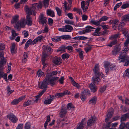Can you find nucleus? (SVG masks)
<instances>
[{"label": "nucleus", "instance_id": "obj_1", "mask_svg": "<svg viewBox=\"0 0 129 129\" xmlns=\"http://www.w3.org/2000/svg\"><path fill=\"white\" fill-rule=\"evenodd\" d=\"M25 19L24 18L18 21L17 23V29L20 30L21 28L24 27L26 24L29 26L31 25L32 23L31 18L29 16L27 15L26 17L25 23Z\"/></svg>", "mask_w": 129, "mask_h": 129}, {"label": "nucleus", "instance_id": "obj_2", "mask_svg": "<svg viewBox=\"0 0 129 129\" xmlns=\"http://www.w3.org/2000/svg\"><path fill=\"white\" fill-rule=\"evenodd\" d=\"M46 78L47 79V80L49 84L52 86L55 84L56 81L58 79V77H52L49 76V73L47 74Z\"/></svg>", "mask_w": 129, "mask_h": 129}, {"label": "nucleus", "instance_id": "obj_3", "mask_svg": "<svg viewBox=\"0 0 129 129\" xmlns=\"http://www.w3.org/2000/svg\"><path fill=\"white\" fill-rule=\"evenodd\" d=\"M104 66L105 69V72L106 73L109 72V70H114L116 66L113 64H111L110 63L108 62H105L104 63Z\"/></svg>", "mask_w": 129, "mask_h": 129}, {"label": "nucleus", "instance_id": "obj_4", "mask_svg": "<svg viewBox=\"0 0 129 129\" xmlns=\"http://www.w3.org/2000/svg\"><path fill=\"white\" fill-rule=\"evenodd\" d=\"M99 68L98 64H96L94 67L93 69V71L94 72L95 75L97 76L99 75L98 76L103 78L104 75L102 73L99 72Z\"/></svg>", "mask_w": 129, "mask_h": 129}, {"label": "nucleus", "instance_id": "obj_5", "mask_svg": "<svg viewBox=\"0 0 129 129\" xmlns=\"http://www.w3.org/2000/svg\"><path fill=\"white\" fill-rule=\"evenodd\" d=\"M95 29V28L91 26H87L86 27L85 29L79 31V33L80 35L85 34L91 31L92 29Z\"/></svg>", "mask_w": 129, "mask_h": 129}, {"label": "nucleus", "instance_id": "obj_6", "mask_svg": "<svg viewBox=\"0 0 129 129\" xmlns=\"http://www.w3.org/2000/svg\"><path fill=\"white\" fill-rule=\"evenodd\" d=\"M4 54L3 52H0V68H1L3 65L6 64V59L4 58Z\"/></svg>", "mask_w": 129, "mask_h": 129}, {"label": "nucleus", "instance_id": "obj_7", "mask_svg": "<svg viewBox=\"0 0 129 129\" xmlns=\"http://www.w3.org/2000/svg\"><path fill=\"white\" fill-rule=\"evenodd\" d=\"M120 47L118 45H116L114 46L113 49L112 51V54L115 56L118 54L121 50Z\"/></svg>", "mask_w": 129, "mask_h": 129}, {"label": "nucleus", "instance_id": "obj_8", "mask_svg": "<svg viewBox=\"0 0 129 129\" xmlns=\"http://www.w3.org/2000/svg\"><path fill=\"white\" fill-rule=\"evenodd\" d=\"M46 17H44L43 14H41L39 16V22L42 24L45 23L47 21Z\"/></svg>", "mask_w": 129, "mask_h": 129}, {"label": "nucleus", "instance_id": "obj_9", "mask_svg": "<svg viewBox=\"0 0 129 129\" xmlns=\"http://www.w3.org/2000/svg\"><path fill=\"white\" fill-rule=\"evenodd\" d=\"M67 113V109L66 107L62 106L60 110L59 113L60 117L63 118L64 117Z\"/></svg>", "mask_w": 129, "mask_h": 129}, {"label": "nucleus", "instance_id": "obj_10", "mask_svg": "<svg viewBox=\"0 0 129 129\" xmlns=\"http://www.w3.org/2000/svg\"><path fill=\"white\" fill-rule=\"evenodd\" d=\"M129 44V38H127L126 41L124 43V49L122 51V52L126 53L128 50H129V46H128Z\"/></svg>", "mask_w": 129, "mask_h": 129}, {"label": "nucleus", "instance_id": "obj_11", "mask_svg": "<svg viewBox=\"0 0 129 129\" xmlns=\"http://www.w3.org/2000/svg\"><path fill=\"white\" fill-rule=\"evenodd\" d=\"M46 55H43L42 58V62L43 66V68H45L48 65V62L46 60Z\"/></svg>", "mask_w": 129, "mask_h": 129}, {"label": "nucleus", "instance_id": "obj_12", "mask_svg": "<svg viewBox=\"0 0 129 129\" xmlns=\"http://www.w3.org/2000/svg\"><path fill=\"white\" fill-rule=\"evenodd\" d=\"M7 117L12 122L14 123H16V117L13 114H8L7 115Z\"/></svg>", "mask_w": 129, "mask_h": 129}, {"label": "nucleus", "instance_id": "obj_13", "mask_svg": "<svg viewBox=\"0 0 129 129\" xmlns=\"http://www.w3.org/2000/svg\"><path fill=\"white\" fill-rule=\"evenodd\" d=\"M99 75L96 76H94L92 77V83L93 84H98L100 82V78H101V77L98 76Z\"/></svg>", "mask_w": 129, "mask_h": 129}, {"label": "nucleus", "instance_id": "obj_14", "mask_svg": "<svg viewBox=\"0 0 129 129\" xmlns=\"http://www.w3.org/2000/svg\"><path fill=\"white\" fill-rule=\"evenodd\" d=\"M42 48L44 50L49 53H51L53 51V49L48 45H43Z\"/></svg>", "mask_w": 129, "mask_h": 129}, {"label": "nucleus", "instance_id": "obj_15", "mask_svg": "<svg viewBox=\"0 0 129 129\" xmlns=\"http://www.w3.org/2000/svg\"><path fill=\"white\" fill-rule=\"evenodd\" d=\"M50 98L48 99L45 100L44 101V103L46 105L50 104L55 99V96L54 95L49 96Z\"/></svg>", "mask_w": 129, "mask_h": 129}, {"label": "nucleus", "instance_id": "obj_16", "mask_svg": "<svg viewBox=\"0 0 129 129\" xmlns=\"http://www.w3.org/2000/svg\"><path fill=\"white\" fill-rule=\"evenodd\" d=\"M89 87L91 91L94 93L95 92L97 89V86L92 83H91L89 85Z\"/></svg>", "mask_w": 129, "mask_h": 129}, {"label": "nucleus", "instance_id": "obj_17", "mask_svg": "<svg viewBox=\"0 0 129 129\" xmlns=\"http://www.w3.org/2000/svg\"><path fill=\"white\" fill-rule=\"evenodd\" d=\"M28 56V54L27 52H24L22 59V62L23 63H25L26 62Z\"/></svg>", "mask_w": 129, "mask_h": 129}, {"label": "nucleus", "instance_id": "obj_18", "mask_svg": "<svg viewBox=\"0 0 129 129\" xmlns=\"http://www.w3.org/2000/svg\"><path fill=\"white\" fill-rule=\"evenodd\" d=\"M53 62L56 65H59L62 63V60L60 58H55L53 60Z\"/></svg>", "mask_w": 129, "mask_h": 129}, {"label": "nucleus", "instance_id": "obj_19", "mask_svg": "<svg viewBox=\"0 0 129 129\" xmlns=\"http://www.w3.org/2000/svg\"><path fill=\"white\" fill-rule=\"evenodd\" d=\"M43 36L42 35L38 36L33 41L34 44H37L38 42H41L43 40Z\"/></svg>", "mask_w": 129, "mask_h": 129}, {"label": "nucleus", "instance_id": "obj_20", "mask_svg": "<svg viewBox=\"0 0 129 129\" xmlns=\"http://www.w3.org/2000/svg\"><path fill=\"white\" fill-rule=\"evenodd\" d=\"M48 82L47 80V79L45 78V79L44 80L43 82L40 87L41 88H46L47 87V85H49Z\"/></svg>", "mask_w": 129, "mask_h": 129}, {"label": "nucleus", "instance_id": "obj_21", "mask_svg": "<svg viewBox=\"0 0 129 129\" xmlns=\"http://www.w3.org/2000/svg\"><path fill=\"white\" fill-rule=\"evenodd\" d=\"M30 45H34L33 41H32L31 39L28 40L25 43V45L24 49L25 50Z\"/></svg>", "mask_w": 129, "mask_h": 129}, {"label": "nucleus", "instance_id": "obj_22", "mask_svg": "<svg viewBox=\"0 0 129 129\" xmlns=\"http://www.w3.org/2000/svg\"><path fill=\"white\" fill-rule=\"evenodd\" d=\"M127 57L125 56L120 54L118 60L120 62H124L127 60Z\"/></svg>", "mask_w": 129, "mask_h": 129}, {"label": "nucleus", "instance_id": "obj_23", "mask_svg": "<svg viewBox=\"0 0 129 129\" xmlns=\"http://www.w3.org/2000/svg\"><path fill=\"white\" fill-rule=\"evenodd\" d=\"M101 28L98 27L95 29V32L92 34V35L94 36H99L101 35V33L100 32Z\"/></svg>", "mask_w": 129, "mask_h": 129}, {"label": "nucleus", "instance_id": "obj_24", "mask_svg": "<svg viewBox=\"0 0 129 129\" xmlns=\"http://www.w3.org/2000/svg\"><path fill=\"white\" fill-rule=\"evenodd\" d=\"M34 100H29L25 102L23 104V106L24 107H26L30 105L33 104L34 102Z\"/></svg>", "mask_w": 129, "mask_h": 129}, {"label": "nucleus", "instance_id": "obj_25", "mask_svg": "<svg viewBox=\"0 0 129 129\" xmlns=\"http://www.w3.org/2000/svg\"><path fill=\"white\" fill-rule=\"evenodd\" d=\"M119 22L118 20L116 19L113 20H111L109 22V24H112L114 26L118 24Z\"/></svg>", "mask_w": 129, "mask_h": 129}, {"label": "nucleus", "instance_id": "obj_26", "mask_svg": "<svg viewBox=\"0 0 129 129\" xmlns=\"http://www.w3.org/2000/svg\"><path fill=\"white\" fill-rule=\"evenodd\" d=\"M47 14L48 15L52 17H54L55 16L54 13V11L50 9L47 10Z\"/></svg>", "mask_w": 129, "mask_h": 129}, {"label": "nucleus", "instance_id": "obj_27", "mask_svg": "<svg viewBox=\"0 0 129 129\" xmlns=\"http://www.w3.org/2000/svg\"><path fill=\"white\" fill-rule=\"evenodd\" d=\"M65 32H70L73 30V27L68 25H66L64 26Z\"/></svg>", "mask_w": 129, "mask_h": 129}, {"label": "nucleus", "instance_id": "obj_28", "mask_svg": "<svg viewBox=\"0 0 129 129\" xmlns=\"http://www.w3.org/2000/svg\"><path fill=\"white\" fill-rule=\"evenodd\" d=\"M95 121L94 119L92 117H91V119L89 120L87 122V124L88 126H91L93 124Z\"/></svg>", "mask_w": 129, "mask_h": 129}, {"label": "nucleus", "instance_id": "obj_29", "mask_svg": "<svg viewBox=\"0 0 129 129\" xmlns=\"http://www.w3.org/2000/svg\"><path fill=\"white\" fill-rule=\"evenodd\" d=\"M113 113L112 112H109L106 117L105 121L107 122L109 120L112 115Z\"/></svg>", "mask_w": 129, "mask_h": 129}, {"label": "nucleus", "instance_id": "obj_30", "mask_svg": "<svg viewBox=\"0 0 129 129\" xmlns=\"http://www.w3.org/2000/svg\"><path fill=\"white\" fill-rule=\"evenodd\" d=\"M32 8H28V6H26L25 7V10L26 13L28 15H31L32 14Z\"/></svg>", "mask_w": 129, "mask_h": 129}, {"label": "nucleus", "instance_id": "obj_31", "mask_svg": "<svg viewBox=\"0 0 129 129\" xmlns=\"http://www.w3.org/2000/svg\"><path fill=\"white\" fill-rule=\"evenodd\" d=\"M97 97L96 96H94L92 97L89 101V103L90 104H95L96 102Z\"/></svg>", "mask_w": 129, "mask_h": 129}, {"label": "nucleus", "instance_id": "obj_32", "mask_svg": "<svg viewBox=\"0 0 129 129\" xmlns=\"http://www.w3.org/2000/svg\"><path fill=\"white\" fill-rule=\"evenodd\" d=\"M68 109L71 110L72 111L74 110L75 109V107L72 103H68L67 106Z\"/></svg>", "mask_w": 129, "mask_h": 129}, {"label": "nucleus", "instance_id": "obj_33", "mask_svg": "<svg viewBox=\"0 0 129 129\" xmlns=\"http://www.w3.org/2000/svg\"><path fill=\"white\" fill-rule=\"evenodd\" d=\"M92 46V45H86L84 49L86 53H87L88 52L91 50Z\"/></svg>", "mask_w": 129, "mask_h": 129}, {"label": "nucleus", "instance_id": "obj_34", "mask_svg": "<svg viewBox=\"0 0 129 129\" xmlns=\"http://www.w3.org/2000/svg\"><path fill=\"white\" fill-rule=\"evenodd\" d=\"M85 122V118L83 119L81 121L80 124L78 126L77 129H83L84 122Z\"/></svg>", "mask_w": 129, "mask_h": 129}, {"label": "nucleus", "instance_id": "obj_35", "mask_svg": "<svg viewBox=\"0 0 129 129\" xmlns=\"http://www.w3.org/2000/svg\"><path fill=\"white\" fill-rule=\"evenodd\" d=\"M73 11L74 12H77V13H78L79 15L82 14V11L81 9L78 8H74Z\"/></svg>", "mask_w": 129, "mask_h": 129}, {"label": "nucleus", "instance_id": "obj_36", "mask_svg": "<svg viewBox=\"0 0 129 129\" xmlns=\"http://www.w3.org/2000/svg\"><path fill=\"white\" fill-rule=\"evenodd\" d=\"M129 116V115L128 114H126L122 116L121 118V121H125L126 118Z\"/></svg>", "mask_w": 129, "mask_h": 129}, {"label": "nucleus", "instance_id": "obj_37", "mask_svg": "<svg viewBox=\"0 0 129 129\" xmlns=\"http://www.w3.org/2000/svg\"><path fill=\"white\" fill-rule=\"evenodd\" d=\"M122 20L124 21H129V15H126L123 16L122 17Z\"/></svg>", "mask_w": 129, "mask_h": 129}, {"label": "nucleus", "instance_id": "obj_38", "mask_svg": "<svg viewBox=\"0 0 129 129\" xmlns=\"http://www.w3.org/2000/svg\"><path fill=\"white\" fill-rule=\"evenodd\" d=\"M117 43V41L116 40L111 42L108 44L107 45V46L111 47L113 45L116 44Z\"/></svg>", "mask_w": 129, "mask_h": 129}, {"label": "nucleus", "instance_id": "obj_39", "mask_svg": "<svg viewBox=\"0 0 129 129\" xmlns=\"http://www.w3.org/2000/svg\"><path fill=\"white\" fill-rule=\"evenodd\" d=\"M12 37H10V38L11 40H13L14 39L15 37L16 36V33L15 31L14 30H12Z\"/></svg>", "mask_w": 129, "mask_h": 129}, {"label": "nucleus", "instance_id": "obj_40", "mask_svg": "<svg viewBox=\"0 0 129 129\" xmlns=\"http://www.w3.org/2000/svg\"><path fill=\"white\" fill-rule=\"evenodd\" d=\"M90 22L91 23L96 26L99 25L101 23L99 20L98 21L96 20H91Z\"/></svg>", "mask_w": 129, "mask_h": 129}, {"label": "nucleus", "instance_id": "obj_41", "mask_svg": "<svg viewBox=\"0 0 129 129\" xmlns=\"http://www.w3.org/2000/svg\"><path fill=\"white\" fill-rule=\"evenodd\" d=\"M50 121V116L48 115L47 116V120L44 124V127L45 129H46L47 128V125L48 123V122Z\"/></svg>", "mask_w": 129, "mask_h": 129}, {"label": "nucleus", "instance_id": "obj_42", "mask_svg": "<svg viewBox=\"0 0 129 129\" xmlns=\"http://www.w3.org/2000/svg\"><path fill=\"white\" fill-rule=\"evenodd\" d=\"M15 43H13L11 46V53L13 54L14 53V50L15 49Z\"/></svg>", "mask_w": 129, "mask_h": 129}, {"label": "nucleus", "instance_id": "obj_43", "mask_svg": "<svg viewBox=\"0 0 129 129\" xmlns=\"http://www.w3.org/2000/svg\"><path fill=\"white\" fill-rule=\"evenodd\" d=\"M55 10L57 12L58 15L59 16H61L62 13V10L57 7L55 8Z\"/></svg>", "mask_w": 129, "mask_h": 129}, {"label": "nucleus", "instance_id": "obj_44", "mask_svg": "<svg viewBox=\"0 0 129 129\" xmlns=\"http://www.w3.org/2000/svg\"><path fill=\"white\" fill-rule=\"evenodd\" d=\"M11 23L12 24L15 23L14 26L15 28L16 27V15H15L13 17L12 19L11 20Z\"/></svg>", "mask_w": 129, "mask_h": 129}, {"label": "nucleus", "instance_id": "obj_45", "mask_svg": "<svg viewBox=\"0 0 129 129\" xmlns=\"http://www.w3.org/2000/svg\"><path fill=\"white\" fill-rule=\"evenodd\" d=\"M31 125L29 122H27L25 124L24 129H30Z\"/></svg>", "mask_w": 129, "mask_h": 129}, {"label": "nucleus", "instance_id": "obj_46", "mask_svg": "<svg viewBox=\"0 0 129 129\" xmlns=\"http://www.w3.org/2000/svg\"><path fill=\"white\" fill-rule=\"evenodd\" d=\"M66 47L64 46H62L58 49L57 52L64 51Z\"/></svg>", "mask_w": 129, "mask_h": 129}, {"label": "nucleus", "instance_id": "obj_47", "mask_svg": "<svg viewBox=\"0 0 129 129\" xmlns=\"http://www.w3.org/2000/svg\"><path fill=\"white\" fill-rule=\"evenodd\" d=\"M51 40L54 42H56L60 41L61 38L60 37L53 38L51 39Z\"/></svg>", "mask_w": 129, "mask_h": 129}, {"label": "nucleus", "instance_id": "obj_48", "mask_svg": "<svg viewBox=\"0 0 129 129\" xmlns=\"http://www.w3.org/2000/svg\"><path fill=\"white\" fill-rule=\"evenodd\" d=\"M70 55L66 53L63 54L61 56L62 58L63 59H67L69 57Z\"/></svg>", "mask_w": 129, "mask_h": 129}, {"label": "nucleus", "instance_id": "obj_49", "mask_svg": "<svg viewBox=\"0 0 129 129\" xmlns=\"http://www.w3.org/2000/svg\"><path fill=\"white\" fill-rule=\"evenodd\" d=\"M49 1V0H43V4L46 8L48 6Z\"/></svg>", "mask_w": 129, "mask_h": 129}, {"label": "nucleus", "instance_id": "obj_50", "mask_svg": "<svg viewBox=\"0 0 129 129\" xmlns=\"http://www.w3.org/2000/svg\"><path fill=\"white\" fill-rule=\"evenodd\" d=\"M119 34H115L113 36H111L109 37V39L112 40L113 39H115L117 38L119 36Z\"/></svg>", "mask_w": 129, "mask_h": 129}, {"label": "nucleus", "instance_id": "obj_51", "mask_svg": "<svg viewBox=\"0 0 129 129\" xmlns=\"http://www.w3.org/2000/svg\"><path fill=\"white\" fill-rule=\"evenodd\" d=\"M108 19V17L105 16H104L101 18L99 20L100 22L103 21H105L107 20Z\"/></svg>", "mask_w": 129, "mask_h": 129}, {"label": "nucleus", "instance_id": "obj_52", "mask_svg": "<svg viewBox=\"0 0 129 129\" xmlns=\"http://www.w3.org/2000/svg\"><path fill=\"white\" fill-rule=\"evenodd\" d=\"M124 75L125 76L128 77L129 78V69L126 70L124 73Z\"/></svg>", "mask_w": 129, "mask_h": 129}, {"label": "nucleus", "instance_id": "obj_53", "mask_svg": "<svg viewBox=\"0 0 129 129\" xmlns=\"http://www.w3.org/2000/svg\"><path fill=\"white\" fill-rule=\"evenodd\" d=\"M62 38L64 39L67 40L71 38L70 36L68 35H66L61 36Z\"/></svg>", "mask_w": 129, "mask_h": 129}, {"label": "nucleus", "instance_id": "obj_54", "mask_svg": "<svg viewBox=\"0 0 129 129\" xmlns=\"http://www.w3.org/2000/svg\"><path fill=\"white\" fill-rule=\"evenodd\" d=\"M72 83L73 86L76 87L77 88H80V85L75 81H73Z\"/></svg>", "mask_w": 129, "mask_h": 129}, {"label": "nucleus", "instance_id": "obj_55", "mask_svg": "<svg viewBox=\"0 0 129 129\" xmlns=\"http://www.w3.org/2000/svg\"><path fill=\"white\" fill-rule=\"evenodd\" d=\"M64 80V77L61 76L59 79L58 81L60 84H63V83Z\"/></svg>", "mask_w": 129, "mask_h": 129}, {"label": "nucleus", "instance_id": "obj_56", "mask_svg": "<svg viewBox=\"0 0 129 129\" xmlns=\"http://www.w3.org/2000/svg\"><path fill=\"white\" fill-rule=\"evenodd\" d=\"M37 75L39 77H40L44 75V73L41 70H39L37 72Z\"/></svg>", "mask_w": 129, "mask_h": 129}, {"label": "nucleus", "instance_id": "obj_57", "mask_svg": "<svg viewBox=\"0 0 129 129\" xmlns=\"http://www.w3.org/2000/svg\"><path fill=\"white\" fill-rule=\"evenodd\" d=\"M122 4V2H121L116 4L114 8V10H116L117 8L119 7Z\"/></svg>", "mask_w": 129, "mask_h": 129}, {"label": "nucleus", "instance_id": "obj_58", "mask_svg": "<svg viewBox=\"0 0 129 129\" xmlns=\"http://www.w3.org/2000/svg\"><path fill=\"white\" fill-rule=\"evenodd\" d=\"M64 96V94L63 93H63H57L56 94H55V96L56 97H58L59 98H60L61 97H62Z\"/></svg>", "mask_w": 129, "mask_h": 129}, {"label": "nucleus", "instance_id": "obj_59", "mask_svg": "<svg viewBox=\"0 0 129 129\" xmlns=\"http://www.w3.org/2000/svg\"><path fill=\"white\" fill-rule=\"evenodd\" d=\"M5 48V45L3 43H0V51H2L4 50Z\"/></svg>", "mask_w": 129, "mask_h": 129}, {"label": "nucleus", "instance_id": "obj_60", "mask_svg": "<svg viewBox=\"0 0 129 129\" xmlns=\"http://www.w3.org/2000/svg\"><path fill=\"white\" fill-rule=\"evenodd\" d=\"M85 94H83V93L81 94V96H80V98H81L82 101H84L85 100L86 97L85 96Z\"/></svg>", "mask_w": 129, "mask_h": 129}, {"label": "nucleus", "instance_id": "obj_61", "mask_svg": "<svg viewBox=\"0 0 129 129\" xmlns=\"http://www.w3.org/2000/svg\"><path fill=\"white\" fill-rule=\"evenodd\" d=\"M129 6V4L126 3L123 4L121 6V8L123 9H125L128 7Z\"/></svg>", "mask_w": 129, "mask_h": 129}, {"label": "nucleus", "instance_id": "obj_62", "mask_svg": "<svg viewBox=\"0 0 129 129\" xmlns=\"http://www.w3.org/2000/svg\"><path fill=\"white\" fill-rule=\"evenodd\" d=\"M63 4L64 7V8L65 9V10H64V11L70 10V8L69 7H68L67 6V3L66 2H65Z\"/></svg>", "mask_w": 129, "mask_h": 129}, {"label": "nucleus", "instance_id": "obj_63", "mask_svg": "<svg viewBox=\"0 0 129 129\" xmlns=\"http://www.w3.org/2000/svg\"><path fill=\"white\" fill-rule=\"evenodd\" d=\"M82 93H83V94H85L86 95H88L90 93V91L88 89L84 90L82 92Z\"/></svg>", "mask_w": 129, "mask_h": 129}, {"label": "nucleus", "instance_id": "obj_64", "mask_svg": "<svg viewBox=\"0 0 129 129\" xmlns=\"http://www.w3.org/2000/svg\"><path fill=\"white\" fill-rule=\"evenodd\" d=\"M23 124H18L17 129H23Z\"/></svg>", "mask_w": 129, "mask_h": 129}]
</instances>
